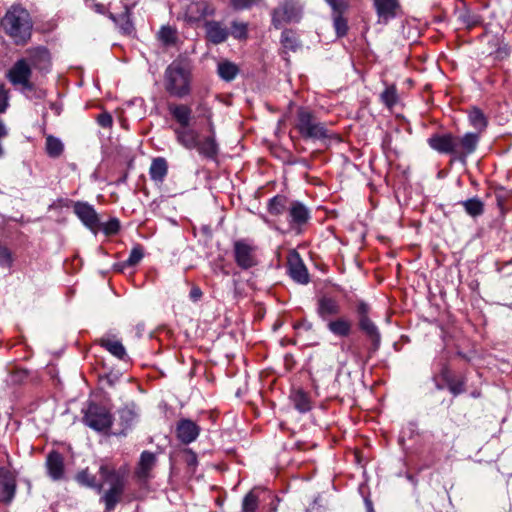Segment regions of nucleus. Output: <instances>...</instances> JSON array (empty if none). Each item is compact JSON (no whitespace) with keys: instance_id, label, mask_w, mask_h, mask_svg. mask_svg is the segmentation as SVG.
Returning a JSON list of instances; mask_svg holds the SVG:
<instances>
[{"instance_id":"nucleus-1","label":"nucleus","mask_w":512,"mask_h":512,"mask_svg":"<svg viewBox=\"0 0 512 512\" xmlns=\"http://www.w3.org/2000/svg\"><path fill=\"white\" fill-rule=\"evenodd\" d=\"M1 26L16 45H24L31 38L33 22L29 12L20 5H13L7 10Z\"/></svg>"},{"instance_id":"nucleus-2","label":"nucleus","mask_w":512,"mask_h":512,"mask_svg":"<svg viewBox=\"0 0 512 512\" xmlns=\"http://www.w3.org/2000/svg\"><path fill=\"white\" fill-rule=\"evenodd\" d=\"M166 91L175 97L183 98L190 93V73L181 62H172L165 70Z\"/></svg>"},{"instance_id":"nucleus-3","label":"nucleus","mask_w":512,"mask_h":512,"mask_svg":"<svg viewBox=\"0 0 512 512\" xmlns=\"http://www.w3.org/2000/svg\"><path fill=\"white\" fill-rule=\"evenodd\" d=\"M295 128L304 139L323 140L331 137L330 131L306 108L297 110Z\"/></svg>"},{"instance_id":"nucleus-4","label":"nucleus","mask_w":512,"mask_h":512,"mask_svg":"<svg viewBox=\"0 0 512 512\" xmlns=\"http://www.w3.org/2000/svg\"><path fill=\"white\" fill-rule=\"evenodd\" d=\"M32 77L33 70L25 58L18 59L6 72L7 80L22 93L33 90Z\"/></svg>"},{"instance_id":"nucleus-5","label":"nucleus","mask_w":512,"mask_h":512,"mask_svg":"<svg viewBox=\"0 0 512 512\" xmlns=\"http://www.w3.org/2000/svg\"><path fill=\"white\" fill-rule=\"evenodd\" d=\"M83 421L88 427L96 431H104L113 424L109 411L97 404H90L88 406Z\"/></svg>"},{"instance_id":"nucleus-6","label":"nucleus","mask_w":512,"mask_h":512,"mask_svg":"<svg viewBox=\"0 0 512 512\" xmlns=\"http://www.w3.org/2000/svg\"><path fill=\"white\" fill-rule=\"evenodd\" d=\"M31 69L37 73L45 75L51 70L52 61L49 50L44 46H37L29 48L25 51Z\"/></svg>"},{"instance_id":"nucleus-7","label":"nucleus","mask_w":512,"mask_h":512,"mask_svg":"<svg viewBox=\"0 0 512 512\" xmlns=\"http://www.w3.org/2000/svg\"><path fill=\"white\" fill-rule=\"evenodd\" d=\"M234 258L242 269H249L257 264L256 247L246 240L234 242Z\"/></svg>"},{"instance_id":"nucleus-8","label":"nucleus","mask_w":512,"mask_h":512,"mask_svg":"<svg viewBox=\"0 0 512 512\" xmlns=\"http://www.w3.org/2000/svg\"><path fill=\"white\" fill-rule=\"evenodd\" d=\"M300 17V8L292 1H285L273 11L272 21L276 28H280L286 23L299 21Z\"/></svg>"},{"instance_id":"nucleus-9","label":"nucleus","mask_w":512,"mask_h":512,"mask_svg":"<svg viewBox=\"0 0 512 512\" xmlns=\"http://www.w3.org/2000/svg\"><path fill=\"white\" fill-rule=\"evenodd\" d=\"M373 7L378 17V23L387 24L397 17L401 11L399 0H373Z\"/></svg>"},{"instance_id":"nucleus-10","label":"nucleus","mask_w":512,"mask_h":512,"mask_svg":"<svg viewBox=\"0 0 512 512\" xmlns=\"http://www.w3.org/2000/svg\"><path fill=\"white\" fill-rule=\"evenodd\" d=\"M215 8L207 1H197L190 3L185 10V20L191 24L203 20L207 16H212Z\"/></svg>"},{"instance_id":"nucleus-11","label":"nucleus","mask_w":512,"mask_h":512,"mask_svg":"<svg viewBox=\"0 0 512 512\" xmlns=\"http://www.w3.org/2000/svg\"><path fill=\"white\" fill-rule=\"evenodd\" d=\"M73 211L90 230L95 231L99 227L98 214L92 205L79 201L73 205Z\"/></svg>"},{"instance_id":"nucleus-12","label":"nucleus","mask_w":512,"mask_h":512,"mask_svg":"<svg viewBox=\"0 0 512 512\" xmlns=\"http://www.w3.org/2000/svg\"><path fill=\"white\" fill-rule=\"evenodd\" d=\"M101 479L109 485V488L124 489L127 477L125 469H114L107 464H102L99 468Z\"/></svg>"},{"instance_id":"nucleus-13","label":"nucleus","mask_w":512,"mask_h":512,"mask_svg":"<svg viewBox=\"0 0 512 512\" xmlns=\"http://www.w3.org/2000/svg\"><path fill=\"white\" fill-rule=\"evenodd\" d=\"M428 144L439 153L456 156V137L452 134H435L428 139Z\"/></svg>"},{"instance_id":"nucleus-14","label":"nucleus","mask_w":512,"mask_h":512,"mask_svg":"<svg viewBox=\"0 0 512 512\" xmlns=\"http://www.w3.org/2000/svg\"><path fill=\"white\" fill-rule=\"evenodd\" d=\"M288 272L293 280L300 284L309 282L308 271L297 252H291L288 256Z\"/></svg>"},{"instance_id":"nucleus-15","label":"nucleus","mask_w":512,"mask_h":512,"mask_svg":"<svg viewBox=\"0 0 512 512\" xmlns=\"http://www.w3.org/2000/svg\"><path fill=\"white\" fill-rule=\"evenodd\" d=\"M16 493V479L15 476L5 470H0V502L10 503Z\"/></svg>"},{"instance_id":"nucleus-16","label":"nucleus","mask_w":512,"mask_h":512,"mask_svg":"<svg viewBox=\"0 0 512 512\" xmlns=\"http://www.w3.org/2000/svg\"><path fill=\"white\" fill-rule=\"evenodd\" d=\"M46 469L49 477L54 481H59L64 478L65 466L64 458L57 451H51L46 458Z\"/></svg>"},{"instance_id":"nucleus-17","label":"nucleus","mask_w":512,"mask_h":512,"mask_svg":"<svg viewBox=\"0 0 512 512\" xmlns=\"http://www.w3.org/2000/svg\"><path fill=\"white\" fill-rule=\"evenodd\" d=\"M479 136L476 133H466L463 137H456V156L464 161L465 158L472 154L478 145Z\"/></svg>"},{"instance_id":"nucleus-18","label":"nucleus","mask_w":512,"mask_h":512,"mask_svg":"<svg viewBox=\"0 0 512 512\" xmlns=\"http://www.w3.org/2000/svg\"><path fill=\"white\" fill-rule=\"evenodd\" d=\"M117 415L114 434L126 435L136 421L137 413L130 407H124L117 412Z\"/></svg>"},{"instance_id":"nucleus-19","label":"nucleus","mask_w":512,"mask_h":512,"mask_svg":"<svg viewBox=\"0 0 512 512\" xmlns=\"http://www.w3.org/2000/svg\"><path fill=\"white\" fill-rule=\"evenodd\" d=\"M173 132L177 142L186 149L192 150L198 146L199 133L190 125L175 127Z\"/></svg>"},{"instance_id":"nucleus-20","label":"nucleus","mask_w":512,"mask_h":512,"mask_svg":"<svg viewBox=\"0 0 512 512\" xmlns=\"http://www.w3.org/2000/svg\"><path fill=\"white\" fill-rule=\"evenodd\" d=\"M204 27L207 40L215 45L225 42L229 36L228 28L221 22L206 21Z\"/></svg>"},{"instance_id":"nucleus-21","label":"nucleus","mask_w":512,"mask_h":512,"mask_svg":"<svg viewBox=\"0 0 512 512\" xmlns=\"http://www.w3.org/2000/svg\"><path fill=\"white\" fill-rule=\"evenodd\" d=\"M289 224L291 228L304 225L310 218L309 210L302 203L292 202L288 210Z\"/></svg>"},{"instance_id":"nucleus-22","label":"nucleus","mask_w":512,"mask_h":512,"mask_svg":"<svg viewBox=\"0 0 512 512\" xmlns=\"http://www.w3.org/2000/svg\"><path fill=\"white\" fill-rule=\"evenodd\" d=\"M199 432L200 428L197 424L189 419L181 420L177 425V436L185 444L195 441Z\"/></svg>"},{"instance_id":"nucleus-23","label":"nucleus","mask_w":512,"mask_h":512,"mask_svg":"<svg viewBox=\"0 0 512 512\" xmlns=\"http://www.w3.org/2000/svg\"><path fill=\"white\" fill-rule=\"evenodd\" d=\"M340 311V304L335 298L322 296L318 299L317 313L321 319L326 320L330 316L338 315Z\"/></svg>"},{"instance_id":"nucleus-24","label":"nucleus","mask_w":512,"mask_h":512,"mask_svg":"<svg viewBox=\"0 0 512 512\" xmlns=\"http://www.w3.org/2000/svg\"><path fill=\"white\" fill-rule=\"evenodd\" d=\"M168 110L172 117L179 124L178 127L190 125L192 119V110L185 104H174L168 105Z\"/></svg>"},{"instance_id":"nucleus-25","label":"nucleus","mask_w":512,"mask_h":512,"mask_svg":"<svg viewBox=\"0 0 512 512\" xmlns=\"http://www.w3.org/2000/svg\"><path fill=\"white\" fill-rule=\"evenodd\" d=\"M156 464V455L150 451H143L138 462L136 475L139 479H147Z\"/></svg>"},{"instance_id":"nucleus-26","label":"nucleus","mask_w":512,"mask_h":512,"mask_svg":"<svg viewBox=\"0 0 512 512\" xmlns=\"http://www.w3.org/2000/svg\"><path fill=\"white\" fill-rule=\"evenodd\" d=\"M359 327L371 340L373 349L377 350L381 342V335L377 326L369 318H363L359 319Z\"/></svg>"},{"instance_id":"nucleus-27","label":"nucleus","mask_w":512,"mask_h":512,"mask_svg":"<svg viewBox=\"0 0 512 512\" xmlns=\"http://www.w3.org/2000/svg\"><path fill=\"white\" fill-rule=\"evenodd\" d=\"M328 330L338 337H347L350 335L352 330V322L346 318L340 317L335 320H331L327 324Z\"/></svg>"},{"instance_id":"nucleus-28","label":"nucleus","mask_w":512,"mask_h":512,"mask_svg":"<svg viewBox=\"0 0 512 512\" xmlns=\"http://www.w3.org/2000/svg\"><path fill=\"white\" fill-rule=\"evenodd\" d=\"M198 152L208 158H214L218 153V145L215 137L209 135L203 141L198 140V146H196Z\"/></svg>"},{"instance_id":"nucleus-29","label":"nucleus","mask_w":512,"mask_h":512,"mask_svg":"<svg viewBox=\"0 0 512 512\" xmlns=\"http://www.w3.org/2000/svg\"><path fill=\"white\" fill-rule=\"evenodd\" d=\"M168 166L164 158H156L152 161L149 174L152 180L161 182L167 174Z\"/></svg>"},{"instance_id":"nucleus-30","label":"nucleus","mask_w":512,"mask_h":512,"mask_svg":"<svg viewBox=\"0 0 512 512\" xmlns=\"http://www.w3.org/2000/svg\"><path fill=\"white\" fill-rule=\"evenodd\" d=\"M217 72L221 79L232 81L237 76L239 69L236 64L225 60L218 63Z\"/></svg>"},{"instance_id":"nucleus-31","label":"nucleus","mask_w":512,"mask_h":512,"mask_svg":"<svg viewBox=\"0 0 512 512\" xmlns=\"http://www.w3.org/2000/svg\"><path fill=\"white\" fill-rule=\"evenodd\" d=\"M441 376L453 395H458L464 391L463 381L454 379L447 367L442 369Z\"/></svg>"},{"instance_id":"nucleus-32","label":"nucleus","mask_w":512,"mask_h":512,"mask_svg":"<svg viewBox=\"0 0 512 512\" xmlns=\"http://www.w3.org/2000/svg\"><path fill=\"white\" fill-rule=\"evenodd\" d=\"M124 489L120 488H109L104 495L102 496V500L105 503V507L107 511H112L116 504L120 501L121 496L123 494Z\"/></svg>"},{"instance_id":"nucleus-33","label":"nucleus","mask_w":512,"mask_h":512,"mask_svg":"<svg viewBox=\"0 0 512 512\" xmlns=\"http://www.w3.org/2000/svg\"><path fill=\"white\" fill-rule=\"evenodd\" d=\"M466 213L472 217L480 216L484 211V204L479 198H471L461 202Z\"/></svg>"},{"instance_id":"nucleus-34","label":"nucleus","mask_w":512,"mask_h":512,"mask_svg":"<svg viewBox=\"0 0 512 512\" xmlns=\"http://www.w3.org/2000/svg\"><path fill=\"white\" fill-rule=\"evenodd\" d=\"M101 345L119 359H123L126 354L124 346L118 340L102 339Z\"/></svg>"},{"instance_id":"nucleus-35","label":"nucleus","mask_w":512,"mask_h":512,"mask_svg":"<svg viewBox=\"0 0 512 512\" xmlns=\"http://www.w3.org/2000/svg\"><path fill=\"white\" fill-rule=\"evenodd\" d=\"M294 407L301 413H305L311 409L309 397L301 390L295 391L292 395Z\"/></svg>"},{"instance_id":"nucleus-36","label":"nucleus","mask_w":512,"mask_h":512,"mask_svg":"<svg viewBox=\"0 0 512 512\" xmlns=\"http://www.w3.org/2000/svg\"><path fill=\"white\" fill-rule=\"evenodd\" d=\"M46 152L50 157H59L63 152V143L56 137L48 136L46 138Z\"/></svg>"},{"instance_id":"nucleus-37","label":"nucleus","mask_w":512,"mask_h":512,"mask_svg":"<svg viewBox=\"0 0 512 512\" xmlns=\"http://www.w3.org/2000/svg\"><path fill=\"white\" fill-rule=\"evenodd\" d=\"M468 118L471 125L476 129L483 130L487 125L484 114L478 108H473L469 112Z\"/></svg>"},{"instance_id":"nucleus-38","label":"nucleus","mask_w":512,"mask_h":512,"mask_svg":"<svg viewBox=\"0 0 512 512\" xmlns=\"http://www.w3.org/2000/svg\"><path fill=\"white\" fill-rule=\"evenodd\" d=\"M77 481L89 488H97L98 492L102 490V485L97 484L95 476L91 475L87 470L79 472L76 476Z\"/></svg>"},{"instance_id":"nucleus-39","label":"nucleus","mask_w":512,"mask_h":512,"mask_svg":"<svg viewBox=\"0 0 512 512\" xmlns=\"http://www.w3.org/2000/svg\"><path fill=\"white\" fill-rule=\"evenodd\" d=\"M259 506V498L254 491H250L243 499L242 512H256Z\"/></svg>"},{"instance_id":"nucleus-40","label":"nucleus","mask_w":512,"mask_h":512,"mask_svg":"<svg viewBox=\"0 0 512 512\" xmlns=\"http://www.w3.org/2000/svg\"><path fill=\"white\" fill-rule=\"evenodd\" d=\"M286 198L283 196H275L269 202V212L272 215H280L286 209Z\"/></svg>"},{"instance_id":"nucleus-41","label":"nucleus","mask_w":512,"mask_h":512,"mask_svg":"<svg viewBox=\"0 0 512 512\" xmlns=\"http://www.w3.org/2000/svg\"><path fill=\"white\" fill-rule=\"evenodd\" d=\"M381 101L389 108L393 107L397 102V90L394 85L386 87L380 95Z\"/></svg>"},{"instance_id":"nucleus-42","label":"nucleus","mask_w":512,"mask_h":512,"mask_svg":"<svg viewBox=\"0 0 512 512\" xmlns=\"http://www.w3.org/2000/svg\"><path fill=\"white\" fill-rule=\"evenodd\" d=\"M342 14L333 12V25L338 37L346 35L348 31L347 21L342 17Z\"/></svg>"},{"instance_id":"nucleus-43","label":"nucleus","mask_w":512,"mask_h":512,"mask_svg":"<svg viewBox=\"0 0 512 512\" xmlns=\"http://www.w3.org/2000/svg\"><path fill=\"white\" fill-rule=\"evenodd\" d=\"M231 35L235 39H246L248 35L247 24L244 22L233 21L231 25Z\"/></svg>"},{"instance_id":"nucleus-44","label":"nucleus","mask_w":512,"mask_h":512,"mask_svg":"<svg viewBox=\"0 0 512 512\" xmlns=\"http://www.w3.org/2000/svg\"><path fill=\"white\" fill-rule=\"evenodd\" d=\"M158 38L165 45H170L176 40V32L169 26H163L158 33Z\"/></svg>"},{"instance_id":"nucleus-45","label":"nucleus","mask_w":512,"mask_h":512,"mask_svg":"<svg viewBox=\"0 0 512 512\" xmlns=\"http://www.w3.org/2000/svg\"><path fill=\"white\" fill-rule=\"evenodd\" d=\"M10 92L4 83H0V114L7 111L9 107Z\"/></svg>"},{"instance_id":"nucleus-46","label":"nucleus","mask_w":512,"mask_h":512,"mask_svg":"<svg viewBox=\"0 0 512 512\" xmlns=\"http://www.w3.org/2000/svg\"><path fill=\"white\" fill-rule=\"evenodd\" d=\"M13 258L11 251L6 247L0 244V266L9 269L12 266Z\"/></svg>"},{"instance_id":"nucleus-47","label":"nucleus","mask_w":512,"mask_h":512,"mask_svg":"<svg viewBox=\"0 0 512 512\" xmlns=\"http://www.w3.org/2000/svg\"><path fill=\"white\" fill-rule=\"evenodd\" d=\"M143 256V249L140 246H136L131 250L125 264L128 266H135L142 260Z\"/></svg>"},{"instance_id":"nucleus-48","label":"nucleus","mask_w":512,"mask_h":512,"mask_svg":"<svg viewBox=\"0 0 512 512\" xmlns=\"http://www.w3.org/2000/svg\"><path fill=\"white\" fill-rule=\"evenodd\" d=\"M334 13H344L348 8L347 0H325Z\"/></svg>"},{"instance_id":"nucleus-49","label":"nucleus","mask_w":512,"mask_h":512,"mask_svg":"<svg viewBox=\"0 0 512 512\" xmlns=\"http://www.w3.org/2000/svg\"><path fill=\"white\" fill-rule=\"evenodd\" d=\"M294 329L299 337L303 336L306 332H311L313 325L307 320H301L294 324Z\"/></svg>"},{"instance_id":"nucleus-50","label":"nucleus","mask_w":512,"mask_h":512,"mask_svg":"<svg viewBox=\"0 0 512 512\" xmlns=\"http://www.w3.org/2000/svg\"><path fill=\"white\" fill-rule=\"evenodd\" d=\"M259 0H231V4L236 10L248 9Z\"/></svg>"},{"instance_id":"nucleus-51","label":"nucleus","mask_w":512,"mask_h":512,"mask_svg":"<svg viewBox=\"0 0 512 512\" xmlns=\"http://www.w3.org/2000/svg\"><path fill=\"white\" fill-rule=\"evenodd\" d=\"M281 42L286 48L295 49L296 40L291 35V32L284 31L281 36Z\"/></svg>"},{"instance_id":"nucleus-52","label":"nucleus","mask_w":512,"mask_h":512,"mask_svg":"<svg viewBox=\"0 0 512 512\" xmlns=\"http://www.w3.org/2000/svg\"><path fill=\"white\" fill-rule=\"evenodd\" d=\"M356 311L359 316V319L369 318L368 314H369L370 308L367 303L360 301L357 304Z\"/></svg>"},{"instance_id":"nucleus-53","label":"nucleus","mask_w":512,"mask_h":512,"mask_svg":"<svg viewBox=\"0 0 512 512\" xmlns=\"http://www.w3.org/2000/svg\"><path fill=\"white\" fill-rule=\"evenodd\" d=\"M120 224L117 219L110 220L104 227L106 234H115L119 231Z\"/></svg>"},{"instance_id":"nucleus-54","label":"nucleus","mask_w":512,"mask_h":512,"mask_svg":"<svg viewBox=\"0 0 512 512\" xmlns=\"http://www.w3.org/2000/svg\"><path fill=\"white\" fill-rule=\"evenodd\" d=\"M120 18L124 21L123 25H122V30L124 31V33H131V31L133 30V25L131 23V21L129 20V17H128V9L126 8V11L125 13H123Z\"/></svg>"},{"instance_id":"nucleus-55","label":"nucleus","mask_w":512,"mask_h":512,"mask_svg":"<svg viewBox=\"0 0 512 512\" xmlns=\"http://www.w3.org/2000/svg\"><path fill=\"white\" fill-rule=\"evenodd\" d=\"M97 122L100 126L107 128L112 125V117L109 113H102L98 116Z\"/></svg>"},{"instance_id":"nucleus-56","label":"nucleus","mask_w":512,"mask_h":512,"mask_svg":"<svg viewBox=\"0 0 512 512\" xmlns=\"http://www.w3.org/2000/svg\"><path fill=\"white\" fill-rule=\"evenodd\" d=\"M197 109L200 111L203 117L207 118L208 120L211 119L212 113L204 102L199 103Z\"/></svg>"},{"instance_id":"nucleus-57","label":"nucleus","mask_w":512,"mask_h":512,"mask_svg":"<svg viewBox=\"0 0 512 512\" xmlns=\"http://www.w3.org/2000/svg\"><path fill=\"white\" fill-rule=\"evenodd\" d=\"M202 296V291L198 287H193L190 291V298L193 301H198Z\"/></svg>"},{"instance_id":"nucleus-58","label":"nucleus","mask_w":512,"mask_h":512,"mask_svg":"<svg viewBox=\"0 0 512 512\" xmlns=\"http://www.w3.org/2000/svg\"><path fill=\"white\" fill-rule=\"evenodd\" d=\"M197 462L196 455L194 453H189V458L187 459V463L189 465H195Z\"/></svg>"},{"instance_id":"nucleus-59","label":"nucleus","mask_w":512,"mask_h":512,"mask_svg":"<svg viewBox=\"0 0 512 512\" xmlns=\"http://www.w3.org/2000/svg\"><path fill=\"white\" fill-rule=\"evenodd\" d=\"M209 132H210V135H213L215 137V128H214V124L211 121V119L209 120Z\"/></svg>"},{"instance_id":"nucleus-60","label":"nucleus","mask_w":512,"mask_h":512,"mask_svg":"<svg viewBox=\"0 0 512 512\" xmlns=\"http://www.w3.org/2000/svg\"><path fill=\"white\" fill-rule=\"evenodd\" d=\"M270 506H271L270 511L276 512L277 506L274 504V500L271 501Z\"/></svg>"},{"instance_id":"nucleus-61","label":"nucleus","mask_w":512,"mask_h":512,"mask_svg":"<svg viewBox=\"0 0 512 512\" xmlns=\"http://www.w3.org/2000/svg\"><path fill=\"white\" fill-rule=\"evenodd\" d=\"M465 22L467 23V25H468V26H472V25H475V24L477 23V21H476V20H472V21H470V20H465Z\"/></svg>"},{"instance_id":"nucleus-62","label":"nucleus","mask_w":512,"mask_h":512,"mask_svg":"<svg viewBox=\"0 0 512 512\" xmlns=\"http://www.w3.org/2000/svg\"><path fill=\"white\" fill-rule=\"evenodd\" d=\"M109 17H110V18H111L115 23H117V22H118V19H117V17H116L115 15L110 14V16H109Z\"/></svg>"},{"instance_id":"nucleus-63","label":"nucleus","mask_w":512,"mask_h":512,"mask_svg":"<svg viewBox=\"0 0 512 512\" xmlns=\"http://www.w3.org/2000/svg\"><path fill=\"white\" fill-rule=\"evenodd\" d=\"M435 381H437V380L435 379ZM436 387H437V389H443L444 388V386L439 384L438 382H436Z\"/></svg>"},{"instance_id":"nucleus-64","label":"nucleus","mask_w":512,"mask_h":512,"mask_svg":"<svg viewBox=\"0 0 512 512\" xmlns=\"http://www.w3.org/2000/svg\"><path fill=\"white\" fill-rule=\"evenodd\" d=\"M510 308H512V305L510 306Z\"/></svg>"}]
</instances>
